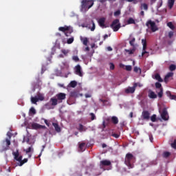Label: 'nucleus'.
Segmentation results:
<instances>
[{
  "instance_id": "f257e3e1",
  "label": "nucleus",
  "mask_w": 176,
  "mask_h": 176,
  "mask_svg": "<svg viewBox=\"0 0 176 176\" xmlns=\"http://www.w3.org/2000/svg\"><path fill=\"white\" fill-rule=\"evenodd\" d=\"M135 162V157L133 155V154L128 153L125 156L124 163L126 166L129 167V168H133L134 167V163Z\"/></svg>"
},
{
  "instance_id": "f03ea898",
  "label": "nucleus",
  "mask_w": 176,
  "mask_h": 176,
  "mask_svg": "<svg viewBox=\"0 0 176 176\" xmlns=\"http://www.w3.org/2000/svg\"><path fill=\"white\" fill-rule=\"evenodd\" d=\"M93 5H94L93 0H82L81 1V12H87V10L90 9Z\"/></svg>"
},
{
  "instance_id": "7ed1b4c3",
  "label": "nucleus",
  "mask_w": 176,
  "mask_h": 176,
  "mask_svg": "<svg viewBox=\"0 0 176 176\" xmlns=\"http://www.w3.org/2000/svg\"><path fill=\"white\" fill-rule=\"evenodd\" d=\"M13 156H14V160H16L17 162H19V166H23V164H24L25 163H27V162H28V159L25 158L23 160V156L20 155L19 156V150H16V152H13L12 153Z\"/></svg>"
},
{
  "instance_id": "20e7f679",
  "label": "nucleus",
  "mask_w": 176,
  "mask_h": 176,
  "mask_svg": "<svg viewBox=\"0 0 176 176\" xmlns=\"http://www.w3.org/2000/svg\"><path fill=\"white\" fill-rule=\"evenodd\" d=\"M146 27H148V28H151L152 32H156V31L159 30V28H157V26L156 25V23L155 21H152V20H148L146 23Z\"/></svg>"
},
{
  "instance_id": "39448f33",
  "label": "nucleus",
  "mask_w": 176,
  "mask_h": 176,
  "mask_svg": "<svg viewBox=\"0 0 176 176\" xmlns=\"http://www.w3.org/2000/svg\"><path fill=\"white\" fill-rule=\"evenodd\" d=\"M57 104H58V100L56 99L55 96L50 100V102L45 104V107L47 108V109H52V106L56 107Z\"/></svg>"
},
{
  "instance_id": "423d86ee",
  "label": "nucleus",
  "mask_w": 176,
  "mask_h": 176,
  "mask_svg": "<svg viewBox=\"0 0 176 176\" xmlns=\"http://www.w3.org/2000/svg\"><path fill=\"white\" fill-rule=\"evenodd\" d=\"M111 28L114 31V32H116L119 31V29L120 28V23H119V19H115L113 21L112 23L110 25Z\"/></svg>"
},
{
  "instance_id": "0eeeda50",
  "label": "nucleus",
  "mask_w": 176,
  "mask_h": 176,
  "mask_svg": "<svg viewBox=\"0 0 176 176\" xmlns=\"http://www.w3.org/2000/svg\"><path fill=\"white\" fill-rule=\"evenodd\" d=\"M10 140L6 138V141H3L1 152H5L10 148Z\"/></svg>"
},
{
  "instance_id": "6e6552de",
  "label": "nucleus",
  "mask_w": 176,
  "mask_h": 176,
  "mask_svg": "<svg viewBox=\"0 0 176 176\" xmlns=\"http://www.w3.org/2000/svg\"><path fill=\"white\" fill-rule=\"evenodd\" d=\"M56 98L58 100V104L63 102V100H65L67 98V94L65 93H58L56 95Z\"/></svg>"
},
{
  "instance_id": "1a4fd4ad",
  "label": "nucleus",
  "mask_w": 176,
  "mask_h": 176,
  "mask_svg": "<svg viewBox=\"0 0 176 176\" xmlns=\"http://www.w3.org/2000/svg\"><path fill=\"white\" fill-rule=\"evenodd\" d=\"M142 43L143 45V48H142L143 52L142 53V57H144V54H147L146 57H148L149 56V52L146 51V45H147L146 39H144V38L142 39Z\"/></svg>"
},
{
  "instance_id": "9d476101",
  "label": "nucleus",
  "mask_w": 176,
  "mask_h": 176,
  "mask_svg": "<svg viewBox=\"0 0 176 176\" xmlns=\"http://www.w3.org/2000/svg\"><path fill=\"white\" fill-rule=\"evenodd\" d=\"M142 120H149L151 119V113L149 111L144 110L142 113Z\"/></svg>"
},
{
  "instance_id": "9b49d317",
  "label": "nucleus",
  "mask_w": 176,
  "mask_h": 176,
  "mask_svg": "<svg viewBox=\"0 0 176 176\" xmlns=\"http://www.w3.org/2000/svg\"><path fill=\"white\" fill-rule=\"evenodd\" d=\"M161 118L163 120L167 121L168 120V112L167 111V109L164 108L161 113Z\"/></svg>"
},
{
  "instance_id": "f8f14e48",
  "label": "nucleus",
  "mask_w": 176,
  "mask_h": 176,
  "mask_svg": "<svg viewBox=\"0 0 176 176\" xmlns=\"http://www.w3.org/2000/svg\"><path fill=\"white\" fill-rule=\"evenodd\" d=\"M82 27H86L87 28H89V30H91V31H94V30H96V23H94V21H91L89 23Z\"/></svg>"
},
{
  "instance_id": "ddd939ff",
  "label": "nucleus",
  "mask_w": 176,
  "mask_h": 176,
  "mask_svg": "<svg viewBox=\"0 0 176 176\" xmlns=\"http://www.w3.org/2000/svg\"><path fill=\"white\" fill-rule=\"evenodd\" d=\"M75 74L78 76H83V72H82V67H80V65H77L75 67Z\"/></svg>"
},
{
  "instance_id": "4468645a",
  "label": "nucleus",
  "mask_w": 176,
  "mask_h": 176,
  "mask_svg": "<svg viewBox=\"0 0 176 176\" xmlns=\"http://www.w3.org/2000/svg\"><path fill=\"white\" fill-rule=\"evenodd\" d=\"M111 161L108 160H102L100 162V166L101 168L105 166H111Z\"/></svg>"
},
{
  "instance_id": "2eb2a0df",
  "label": "nucleus",
  "mask_w": 176,
  "mask_h": 176,
  "mask_svg": "<svg viewBox=\"0 0 176 176\" xmlns=\"http://www.w3.org/2000/svg\"><path fill=\"white\" fill-rule=\"evenodd\" d=\"M156 164H157V162H156V160H153L148 164H145V163L142 164V167H143L144 168H147V167H151V166H156Z\"/></svg>"
},
{
  "instance_id": "dca6fc26",
  "label": "nucleus",
  "mask_w": 176,
  "mask_h": 176,
  "mask_svg": "<svg viewBox=\"0 0 176 176\" xmlns=\"http://www.w3.org/2000/svg\"><path fill=\"white\" fill-rule=\"evenodd\" d=\"M79 152H84L86 150V143H80L78 146Z\"/></svg>"
},
{
  "instance_id": "f3484780",
  "label": "nucleus",
  "mask_w": 176,
  "mask_h": 176,
  "mask_svg": "<svg viewBox=\"0 0 176 176\" xmlns=\"http://www.w3.org/2000/svg\"><path fill=\"white\" fill-rule=\"evenodd\" d=\"M134 91H135V89H134V87H129L127 89H125V93L126 94H133V93H134Z\"/></svg>"
},
{
  "instance_id": "a211bd4d",
  "label": "nucleus",
  "mask_w": 176,
  "mask_h": 176,
  "mask_svg": "<svg viewBox=\"0 0 176 176\" xmlns=\"http://www.w3.org/2000/svg\"><path fill=\"white\" fill-rule=\"evenodd\" d=\"M98 23L100 27H105V18L104 17L100 18L98 20Z\"/></svg>"
},
{
  "instance_id": "6ab92c4d",
  "label": "nucleus",
  "mask_w": 176,
  "mask_h": 176,
  "mask_svg": "<svg viewBox=\"0 0 176 176\" xmlns=\"http://www.w3.org/2000/svg\"><path fill=\"white\" fill-rule=\"evenodd\" d=\"M78 130V131H80V133H82L83 131H86L87 130V128H86V126H83V124H79Z\"/></svg>"
},
{
  "instance_id": "aec40b11",
  "label": "nucleus",
  "mask_w": 176,
  "mask_h": 176,
  "mask_svg": "<svg viewBox=\"0 0 176 176\" xmlns=\"http://www.w3.org/2000/svg\"><path fill=\"white\" fill-rule=\"evenodd\" d=\"M135 38L130 36L129 38V45L132 46V47H135Z\"/></svg>"
},
{
  "instance_id": "412c9836",
  "label": "nucleus",
  "mask_w": 176,
  "mask_h": 176,
  "mask_svg": "<svg viewBox=\"0 0 176 176\" xmlns=\"http://www.w3.org/2000/svg\"><path fill=\"white\" fill-rule=\"evenodd\" d=\"M52 126H54L55 131H57V133H60L61 131V128L58 123L53 122Z\"/></svg>"
},
{
  "instance_id": "4be33fe9",
  "label": "nucleus",
  "mask_w": 176,
  "mask_h": 176,
  "mask_svg": "<svg viewBox=\"0 0 176 176\" xmlns=\"http://www.w3.org/2000/svg\"><path fill=\"white\" fill-rule=\"evenodd\" d=\"M173 76H174V73H173V72H169V73H168V74L166 75L165 78H164V82H165L166 83H167V82H168V78H171V77Z\"/></svg>"
},
{
  "instance_id": "5701e85b",
  "label": "nucleus",
  "mask_w": 176,
  "mask_h": 176,
  "mask_svg": "<svg viewBox=\"0 0 176 176\" xmlns=\"http://www.w3.org/2000/svg\"><path fill=\"white\" fill-rule=\"evenodd\" d=\"M148 97L150 98H157V95L153 92V91H149Z\"/></svg>"
},
{
  "instance_id": "b1692460",
  "label": "nucleus",
  "mask_w": 176,
  "mask_h": 176,
  "mask_svg": "<svg viewBox=\"0 0 176 176\" xmlns=\"http://www.w3.org/2000/svg\"><path fill=\"white\" fill-rule=\"evenodd\" d=\"M58 30L62 32H67V31H69V26L60 27Z\"/></svg>"
},
{
  "instance_id": "393cba45",
  "label": "nucleus",
  "mask_w": 176,
  "mask_h": 176,
  "mask_svg": "<svg viewBox=\"0 0 176 176\" xmlns=\"http://www.w3.org/2000/svg\"><path fill=\"white\" fill-rule=\"evenodd\" d=\"M166 96H168L170 100H176V96L172 95L170 91H166Z\"/></svg>"
},
{
  "instance_id": "a878e982",
  "label": "nucleus",
  "mask_w": 176,
  "mask_h": 176,
  "mask_svg": "<svg viewBox=\"0 0 176 176\" xmlns=\"http://www.w3.org/2000/svg\"><path fill=\"white\" fill-rule=\"evenodd\" d=\"M111 122L113 124H118V123H119V119H118L116 116H113L111 117Z\"/></svg>"
},
{
  "instance_id": "bb28decb",
  "label": "nucleus",
  "mask_w": 176,
  "mask_h": 176,
  "mask_svg": "<svg viewBox=\"0 0 176 176\" xmlns=\"http://www.w3.org/2000/svg\"><path fill=\"white\" fill-rule=\"evenodd\" d=\"M133 72H135V74H141L142 72V70L141 69V68L135 66L134 68H133Z\"/></svg>"
},
{
  "instance_id": "cd10ccee",
  "label": "nucleus",
  "mask_w": 176,
  "mask_h": 176,
  "mask_svg": "<svg viewBox=\"0 0 176 176\" xmlns=\"http://www.w3.org/2000/svg\"><path fill=\"white\" fill-rule=\"evenodd\" d=\"M156 80H158V82H163V79L160 76V74H156L155 75V78H154Z\"/></svg>"
},
{
  "instance_id": "c85d7f7f",
  "label": "nucleus",
  "mask_w": 176,
  "mask_h": 176,
  "mask_svg": "<svg viewBox=\"0 0 176 176\" xmlns=\"http://www.w3.org/2000/svg\"><path fill=\"white\" fill-rule=\"evenodd\" d=\"M174 2H175V0H168V3L170 9H172L174 6Z\"/></svg>"
},
{
  "instance_id": "c756f323",
  "label": "nucleus",
  "mask_w": 176,
  "mask_h": 176,
  "mask_svg": "<svg viewBox=\"0 0 176 176\" xmlns=\"http://www.w3.org/2000/svg\"><path fill=\"white\" fill-rule=\"evenodd\" d=\"M77 85H78V82L75 80L71 81L69 83L70 87H73V88L76 87Z\"/></svg>"
},
{
  "instance_id": "7c9ffc66",
  "label": "nucleus",
  "mask_w": 176,
  "mask_h": 176,
  "mask_svg": "<svg viewBox=\"0 0 176 176\" xmlns=\"http://www.w3.org/2000/svg\"><path fill=\"white\" fill-rule=\"evenodd\" d=\"M81 41L85 46H87V43H89V39H87V38L85 37L84 38H81Z\"/></svg>"
},
{
  "instance_id": "2f4dec72",
  "label": "nucleus",
  "mask_w": 176,
  "mask_h": 176,
  "mask_svg": "<svg viewBox=\"0 0 176 176\" xmlns=\"http://www.w3.org/2000/svg\"><path fill=\"white\" fill-rule=\"evenodd\" d=\"M127 24H135V21L133 18H129L127 20Z\"/></svg>"
},
{
  "instance_id": "473e14b6",
  "label": "nucleus",
  "mask_w": 176,
  "mask_h": 176,
  "mask_svg": "<svg viewBox=\"0 0 176 176\" xmlns=\"http://www.w3.org/2000/svg\"><path fill=\"white\" fill-rule=\"evenodd\" d=\"M70 97H74L76 98V97H78V93L76 91L70 92Z\"/></svg>"
},
{
  "instance_id": "72a5a7b5",
  "label": "nucleus",
  "mask_w": 176,
  "mask_h": 176,
  "mask_svg": "<svg viewBox=\"0 0 176 176\" xmlns=\"http://www.w3.org/2000/svg\"><path fill=\"white\" fill-rule=\"evenodd\" d=\"M140 8L142 10L143 9L144 10H148V4H146V3H142Z\"/></svg>"
},
{
  "instance_id": "f704fd0d",
  "label": "nucleus",
  "mask_w": 176,
  "mask_h": 176,
  "mask_svg": "<svg viewBox=\"0 0 176 176\" xmlns=\"http://www.w3.org/2000/svg\"><path fill=\"white\" fill-rule=\"evenodd\" d=\"M37 100L38 101H43V100H45V97L43 96V95L39 94L38 95Z\"/></svg>"
},
{
  "instance_id": "c9c22d12",
  "label": "nucleus",
  "mask_w": 176,
  "mask_h": 176,
  "mask_svg": "<svg viewBox=\"0 0 176 176\" xmlns=\"http://www.w3.org/2000/svg\"><path fill=\"white\" fill-rule=\"evenodd\" d=\"M61 53H63L64 56H68V53H69V51L68 50L63 49L61 50Z\"/></svg>"
},
{
  "instance_id": "e433bc0d",
  "label": "nucleus",
  "mask_w": 176,
  "mask_h": 176,
  "mask_svg": "<svg viewBox=\"0 0 176 176\" xmlns=\"http://www.w3.org/2000/svg\"><path fill=\"white\" fill-rule=\"evenodd\" d=\"M126 53L129 54H134V52H135V49H132V50H125Z\"/></svg>"
},
{
  "instance_id": "4c0bfd02",
  "label": "nucleus",
  "mask_w": 176,
  "mask_h": 176,
  "mask_svg": "<svg viewBox=\"0 0 176 176\" xmlns=\"http://www.w3.org/2000/svg\"><path fill=\"white\" fill-rule=\"evenodd\" d=\"M175 69H176V65H175L172 64L169 66V71L173 72V71H175Z\"/></svg>"
},
{
  "instance_id": "58836bf2",
  "label": "nucleus",
  "mask_w": 176,
  "mask_h": 176,
  "mask_svg": "<svg viewBox=\"0 0 176 176\" xmlns=\"http://www.w3.org/2000/svg\"><path fill=\"white\" fill-rule=\"evenodd\" d=\"M38 98L36 97H32L31 98V102H32V104H36V102H38Z\"/></svg>"
},
{
  "instance_id": "ea45409f",
  "label": "nucleus",
  "mask_w": 176,
  "mask_h": 176,
  "mask_svg": "<svg viewBox=\"0 0 176 176\" xmlns=\"http://www.w3.org/2000/svg\"><path fill=\"white\" fill-rule=\"evenodd\" d=\"M155 87L156 89H160V90H162L163 87H162V84L159 82H155Z\"/></svg>"
},
{
  "instance_id": "a19ab883",
  "label": "nucleus",
  "mask_w": 176,
  "mask_h": 176,
  "mask_svg": "<svg viewBox=\"0 0 176 176\" xmlns=\"http://www.w3.org/2000/svg\"><path fill=\"white\" fill-rule=\"evenodd\" d=\"M167 25L169 28H170V30H174L175 28V27L174 26V25L173 24V22H168L167 23Z\"/></svg>"
},
{
  "instance_id": "79ce46f5",
  "label": "nucleus",
  "mask_w": 176,
  "mask_h": 176,
  "mask_svg": "<svg viewBox=\"0 0 176 176\" xmlns=\"http://www.w3.org/2000/svg\"><path fill=\"white\" fill-rule=\"evenodd\" d=\"M74 37H71V38H69L67 39V43L68 45H71V43H74Z\"/></svg>"
},
{
  "instance_id": "37998d69",
  "label": "nucleus",
  "mask_w": 176,
  "mask_h": 176,
  "mask_svg": "<svg viewBox=\"0 0 176 176\" xmlns=\"http://www.w3.org/2000/svg\"><path fill=\"white\" fill-rule=\"evenodd\" d=\"M171 155V153L168 151L164 152L163 157H168Z\"/></svg>"
},
{
  "instance_id": "c03bdc74",
  "label": "nucleus",
  "mask_w": 176,
  "mask_h": 176,
  "mask_svg": "<svg viewBox=\"0 0 176 176\" xmlns=\"http://www.w3.org/2000/svg\"><path fill=\"white\" fill-rule=\"evenodd\" d=\"M151 122H156V120H157V116H156V114H153L151 117Z\"/></svg>"
},
{
  "instance_id": "a18cd8bd",
  "label": "nucleus",
  "mask_w": 176,
  "mask_h": 176,
  "mask_svg": "<svg viewBox=\"0 0 176 176\" xmlns=\"http://www.w3.org/2000/svg\"><path fill=\"white\" fill-rule=\"evenodd\" d=\"M158 97H160V98H162L163 97V88H161V89H160V91L158 92Z\"/></svg>"
},
{
  "instance_id": "49530a36",
  "label": "nucleus",
  "mask_w": 176,
  "mask_h": 176,
  "mask_svg": "<svg viewBox=\"0 0 176 176\" xmlns=\"http://www.w3.org/2000/svg\"><path fill=\"white\" fill-rule=\"evenodd\" d=\"M162 6H163V0H160L157 6V9H159L160 8H162Z\"/></svg>"
},
{
  "instance_id": "de8ad7c7",
  "label": "nucleus",
  "mask_w": 176,
  "mask_h": 176,
  "mask_svg": "<svg viewBox=\"0 0 176 176\" xmlns=\"http://www.w3.org/2000/svg\"><path fill=\"white\" fill-rule=\"evenodd\" d=\"M39 124H36V123H34L32 124V127H33L34 129H35L36 130L39 129Z\"/></svg>"
},
{
  "instance_id": "09e8293b",
  "label": "nucleus",
  "mask_w": 176,
  "mask_h": 176,
  "mask_svg": "<svg viewBox=\"0 0 176 176\" xmlns=\"http://www.w3.org/2000/svg\"><path fill=\"white\" fill-rule=\"evenodd\" d=\"M125 69L126 71H131V69H133V67H131V65H126L125 66Z\"/></svg>"
},
{
  "instance_id": "8fccbe9b",
  "label": "nucleus",
  "mask_w": 176,
  "mask_h": 176,
  "mask_svg": "<svg viewBox=\"0 0 176 176\" xmlns=\"http://www.w3.org/2000/svg\"><path fill=\"white\" fill-rule=\"evenodd\" d=\"M30 112L31 113H33V115H35V113H36V111L35 110V109L34 107H32L30 109Z\"/></svg>"
},
{
  "instance_id": "3c124183",
  "label": "nucleus",
  "mask_w": 176,
  "mask_h": 176,
  "mask_svg": "<svg viewBox=\"0 0 176 176\" xmlns=\"http://www.w3.org/2000/svg\"><path fill=\"white\" fill-rule=\"evenodd\" d=\"M173 36H174V32H168V38H170V39H171L173 38Z\"/></svg>"
},
{
  "instance_id": "603ef678",
  "label": "nucleus",
  "mask_w": 176,
  "mask_h": 176,
  "mask_svg": "<svg viewBox=\"0 0 176 176\" xmlns=\"http://www.w3.org/2000/svg\"><path fill=\"white\" fill-rule=\"evenodd\" d=\"M43 120H44V122L45 123L46 126H47V127H50V122H49L47 120L43 119Z\"/></svg>"
},
{
  "instance_id": "864d4df0",
  "label": "nucleus",
  "mask_w": 176,
  "mask_h": 176,
  "mask_svg": "<svg viewBox=\"0 0 176 176\" xmlns=\"http://www.w3.org/2000/svg\"><path fill=\"white\" fill-rule=\"evenodd\" d=\"M73 31L72 30H69V31H67V32H65V34L66 36H69V34H72Z\"/></svg>"
},
{
  "instance_id": "5fc2aeb1",
  "label": "nucleus",
  "mask_w": 176,
  "mask_h": 176,
  "mask_svg": "<svg viewBox=\"0 0 176 176\" xmlns=\"http://www.w3.org/2000/svg\"><path fill=\"white\" fill-rule=\"evenodd\" d=\"M89 115L91 120H94L96 119V115L94 113H91Z\"/></svg>"
},
{
  "instance_id": "6e6d98bb",
  "label": "nucleus",
  "mask_w": 176,
  "mask_h": 176,
  "mask_svg": "<svg viewBox=\"0 0 176 176\" xmlns=\"http://www.w3.org/2000/svg\"><path fill=\"white\" fill-rule=\"evenodd\" d=\"M126 2H133V3H138L140 0H126Z\"/></svg>"
},
{
  "instance_id": "4d7b16f0",
  "label": "nucleus",
  "mask_w": 176,
  "mask_h": 176,
  "mask_svg": "<svg viewBox=\"0 0 176 176\" xmlns=\"http://www.w3.org/2000/svg\"><path fill=\"white\" fill-rule=\"evenodd\" d=\"M72 58L74 61H76V63H78V61H79V57H78V56H74Z\"/></svg>"
},
{
  "instance_id": "13d9d810",
  "label": "nucleus",
  "mask_w": 176,
  "mask_h": 176,
  "mask_svg": "<svg viewBox=\"0 0 176 176\" xmlns=\"http://www.w3.org/2000/svg\"><path fill=\"white\" fill-rule=\"evenodd\" d=\"M171 146L174 149H176V140H175L174 142L171 144Z\"/></svg>"
},
{
  "instance_id": "bf43d9fd",
  "label": "nucleus",
  "mask_w": 176,
  "mask_h": 176,
  "mask_svg": "<svg viewBox=\"0 0 176 176\" xmlns=\"http://www.w3.org/2000/svg\"><path fill=\"white\" fill-rule=\"evenodd\" d=\"M110 69L113 70L115 69V65L113 63H110Z\"/></svg>"
},
{
  "instance_id": "052dcab7",
  "label": "nucleus",
  "mask_w": 176,
  "mask_h": 176,
  "mask_svg": "<svg viewBox=\"0 0 176 176\" xmlns=\"http://www.w3.org/2000/svg\"><path fill=\"white\" fill-rule=\"evenodd\" d=\"M25 152H26V153H30V152H31L32 151V147H29L28 148H27L26 150H24Z\"/></svg>"
},
{
  "instance_id": "680f3d73",
  "label": "nucleus",
  "mask_w": 176,
  "mask_h": 176,
  "mask_svg": "<svg viewBox=\"0 0 176 176\" xmlns=\"http://www.w3.org/2000/svg\"><path fill=\"white\" fill-rule=\"evenodd\" d=\"M120 10H118L114 12V16H120Z\"/></svg>"
},
{
  "instance_id": "e2e57ef3",
  "label": "nucleus",
  "mask_w": 176,
  "mask_h": 176,
  "mask_svg": "<svg viewBox=\"0 0 176 176\" xmlns=\"http://www.w3.org/2000/svg\"><path fill=\"white\" fill-rule=\"evenodd\" d=\"M111 135L112 137H114V138H119V137L120 136L118 133H112Z\"/></svg>"
},
{
  "instance_id": "0e129e2a",
  "label": "nucleus",
  "mask_w": 176,
  "mask_h": 176,
  "mask_svg": "<svg viewBox=\"0 0 176 176\" xmlns=\"http://www.w3.org/2000/svg\"><path fill=\"white\" fill-rule=\"evenodd\" d=\"M105 127H107V126L105 125V121H103V122H102V129L103 131H104V129H105Z\"/></svg>"
},
{
  "instance_id": "69168bd1",
  "label": "nucleus",
  "mask_w": 176,
  "mask_h": 176,
  "mask_svg": "<svg viewBox=\"0 0 176 176\" xmlns=\"http://www.w3.org/2000/svg\"><path fill=\"white\" fill-rule=\"evenodd\" d=\"M126 66L122 64V63H120V68H124Z\"/></svg>"
},
{
  "instance_id": "338daca9",
  "label": "nucleus",
  "mask_w": 176,
  "mask_h": 176,
  "mask_svg": "<svg viewBox=\"0 0 176 176\" xmlns=\"http://www.w3.org/2000/svg\"><path fill=\"white\" fill-rule=\"evenodd\" d=\"M39 129H46V126L45 125H39Z\"/></svg>"
},
{
  "instance_id": "774afa93",
  "label": "nucleus",
  "mask_w": 176,
  "mask_h": 176,
  "mask_svg": "<svg viewBox=\"0 0 176 176\" xmlns=\"http://www.w3.org/2000/svg\"><path fill=\"white\" fill-rule=\"evenodd\" d=\"M102 148H107V144H106L105 143H103V144H102Z\"/></svg>"
}]
</instances>
